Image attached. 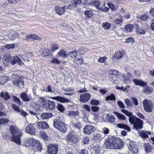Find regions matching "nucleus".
Here are the masks:
<instances>
[{
    "label": "nucleus",
    "instance_id": "obj_47",
    "mask_svg": "<svg viewBox=\"0 0 154 154\" xmlns=\"http://www.w3.org/2000/svg\"><path fill=\"white\" fill-rule=\"evenodd\" d=\"M103 26L105 29H108L110 28L111 25L109 23L106 22L103 23Z\"/></svg>",
    "mask_w": 154,
    "mask_h": 154
},
{
    "label": "nucleus",
    "instance_id": "obj_24",
    "mask_svg": "<svg viewBox=\"0 0 154 154\" xmlns=\"http://www.w3.org/2000/svg\"><path fill=\"white\" fill-rule=\"evenodd\" d=\"M144 148L145 152L146 153H149L153 149V148L149 143H145L144 144Z\"/></svg>",
    "mask_w": 154,
    "mask_h": 154
},
{
    "label": "nucleus",
    "instance_id": "obj_31",
    "mask_svg": "<svg viewBox=\"0 0 154 154\" xmlns=\"http://www.w3.org/2000/svg\"><path fill=\"white\" fill-rule=\"evenodd\" d=\"M69 116L77 117L79 115V112L78 111H70L68 112Z\"/></svg>",
    "mask_w": 154,
    "mask_h": 154
},
{
    "label": "nucleus",
    "instance_id": "obj_40",
    "mask_svg": "<svg viewBox=\"0 0 154 154\" xmlns=\"http://www.w3.org/2000/svg\"><path fill=\"white\" fill-rule=\"evenodd\" d=\"M121 111L124 114H125L127 116L131 117L132 116V113L131 112H129L125 109H121Z\"/></svg>",
    "mask_w": 154,
    "mask_h": 154
},
{
    "label": "nucleus",
    "instance_id": "obj_33",
    "mask_svg": "<svg viewBox=\"0 0 154 154\" xmlns=\"http://www.w3.org/2000/svg\"><path fill=\"white\" fill-rule=\"evenodd\" d=\"M8 78L6 76L0 77V83L4 84L8 81Z\"/></svg>",
    "mask_w": 154,
    "mask_h": 154
},
{
    "label": "nucleus",
    "instance_id": "obj_56",
    "mask_svg": "<svg viewBox=\"0 0 154 154\" xmlns=\"http://www.w3.org/2000/svg\"><path fill=\"white\" fill-rule=\"evenodd\" d=\"M140 19L143 21H145L149 18L148 16L145 14H143L140 17Z\"/></svg>",
    "mask_w": 154,
    "mask_h": 154
},
{
    "label": "nucleus",
    "instance_id": "obj_32",
    "mask_svg": "<svg viewBox=\"0 0 154 154\" xmlns=\"http://www.w3.org/2000/svg\"><path fill=\"white\" fill-rule=\"evenodd\" d=\"M117 127L120 128L124 129L127 130L128 131H130L131 129L129 127L126 125L123 124H118L117 125Z\"/></svg>",
    "mask_w": 154,
    "mask_h": 154
},
{
    "label": "nucleus",
    "instance_id": "obj_28",
    "mask_svg": "<svg viewBox=\"0 0 154 154\" xmlns=\"http://www.w3.org/2000/svg\"><path fill=\"white\" fill-rule=\"evenodd\" d=\"M113 113L116 115L118 119L122 120H126V116L122 114L119 113L116 111L114 112Z\"/></svg>",
    "mask_w": 154,
    "mask_h": 154
},
{
    "label": "nucleus",
    "instance_id": "obj_18",
    "mask_svg": "<svg viewBox=\"0 0 154 154\" xmlns=\"http://www.w3.org/2000/svg\"><path fill=\"white\" fill-rule=\"evenodd\" d=\"M37 127L41 129H43L48 128L49 127L48 125L45 122H38L36 125Z\"/></svg>",
    "mask_w": 154,
    "mask_h": 154
},
{
    "label": "nucleus",
    "instance_id": "obj_21",
    "mask_svg": "<svg viewBox=\"0 0 154 154\" xmlns=\"http://www.w3.org/2000/svg\"><path fill=\"white\" fill-rule=\"evenodd\" d=\"M46 106V108L48 110H53L55 107V104L53 101H51L48 100L45 104Z\"/></svg>",
    "mask_w": 154,
    "mask_h": 154
},
{
    "label": "nucleus",
    "instance_id": "obj_35",
    "mask_svg": "<svg viewBox=\"0 0 154 154\" xmlns=\"http://www.w3.org/2000/svg\"><path fill=\"white\" fill-rule=\"evenodd\" d=\"M9 120L7 118H0V126L9 122Z\"/></svg>",
    "mask_w": 154,
    "mask_h": 154
},
{
    "label": "nucleus",
    "instance_id": "obj_59",
    "mask_svg": "<svg viewBox=\"0 0 154 154\" xmlns=\"http://www.w3.org/2000/svg\"><path fill=\"white\" fill-rule=\"evenodd\" d=\"M49 51L48 49H45L42 51V55L43 56H46L49 54Z\"/></svg>",
    "mask_w": 154,
    "mask_h": 154
},
{
    "label": "nucleus",
    "instance_id": "obj_4",
    "mask_svg": "<svg viewBox=\"0 0 154 154\" xmlns=\"http://www.w3.org/2000/svg\"><path fill=\"white\" fill-rule=\"evenodd\" d=\"M12 78L13 79L12 82L14 85L18 86L20 89L24 87V82L22 78H20L18 75L14 74L12 75Z\"/></svg>",
    "mask_w": 154,
    "mask_h": 154
},
{
    "label": "nucleus",
    "instance_id": "obj_39",
    "mask_svg": "<svg viewBox=\"0 0 154 154\" xmlns=\"http://www.w3.org/2000/svg\"><path fill=\"white\" fill-rule=\"evenodd\" d=\"M121 111L124 114H125L127 116L131 117L132 116V113L131 112H129L125 109H121Z\"/></svg>",
    "mask_w": 154,
    "mask_h": 154
},
{
    "label": "nucleus",
    "instance_id": "obj_58",
    "mask_svg": "<svg viewBox=\"0 0 154 154\" xmlns=\"http://www.w3.org/2000/svg\"><path fill=\"white\" fill-rule=\"evenodd\" d=\"M12 107L15 111L17 112H19L20 110L19 108L15 104H12Z\"/></svg>",
    "mask_w": 154,
    "mask_h": 154
},
{
    "label": "nucleus",
    "instance_id": "obj_52",
    "mask_svg": "<svg viewBox=\"0 0 154 154\" xmlns=\"http://www.w3.org/2000/svg\"><path fill=\"white\" fill-rule=\"evenodd\" d=\"M107 59V58L106 57H100L98 60V61L99 62L103 63L105 62Z\"/></svg>",
    "mask_w": 154,
    "mask_h": 154
},
{
    "label": "nucleus",
    "instance_id": "obj_60",
    "mask_svg": "<svg viewBox=\"0 0 154 154\" xmlns=\"http://www.w3.org/2000/svg\"><path fill=\"white\" fill-rule=\"evenodd\" d=\"M5 48L8 50L13 49L14 48V45L13 44L7 45L5 46Z\"/></svg>",
    "mask_w": 154,
    "mask_h": 154
},
{
    "label": "nucleus",
    "instance_id": "obj_22",
    "mask_svg": "<svg viewBox=\"0 0 154 154\" xmlns=\"http://www.w3.org/2000/svg\"><path fill=\"white\" fill-rule=\"evenodd\" d=\"M65 8H66L65 6L62 7H56L55 8V11L59 15H62L65 12Z\"/></svg>",
    "mask_w": 154,
    "mask_h": 154
},
{
    "label": "nucleus",
    "instance_id": "obj_43",
    "mask_svg": "<svg viewBox=\"0 0 154 154\" xmlns=\"http://www.w3.org/2000/svg\"><path fill=\"white\" fill-rule=\"evenodd\" d=\"M59 46L56 44H53L51 46V51L52 52H54L56 50L58 49Z\"/></svg>",
    "mask_w": 154,
    "mask_h": 154
},
{
    "label": "nucleus",
    "instance_id": "obj_41",
    "mask_svg": "<svg viewBox=\"0 0 154 154\" xmlns=\"http://www.w3.org/2000/svg\"><path fill=\"white\" fill-rule=\"evenodd\" d=\"M85 14L87 17L90 18L93 15V12L91 11L86 10L85 12Z\"/></svg>",
    "mask_w": 154,
    "mask_h": 154
},
{
    "label": "nucleus",
    "instance_id": "obj_29",
    "mask_svg": "<svg viewBox=\"0 0 154 154\" xmlns=\"http://www.w3.org/2000/svg\"><path fill=\"white\" fill-rule=\"evenodd\" d=\"M38 38V36L35 34H30L26 35V40L27 41L29 40V39H32L33 40H37Z\"/></svg>",
    "mask_w": 154,
    "mask_h": 154
},
{
    "label": "nucleus",
    "instance_id": "obj_20",
    "mask_svg": "<svg viewBox=\"0 0 154 154\" xmlns=\"http://www.w3.org/2000/svg\"><path fill=\"white\" fill-rule=\"evenodd\" d=\"M93 140L95 141H99L103 138V134L98 133L94 134L92 136Z\"/></svg>",
    "mask_w": 154,
    "mask_h": 154
},
{
    "label": "nucleus",
    "instance_id": "obj_8",
    "mask_svg": "<svg viewBox=\"0 0 154 154\" xmlns=\"http://www.w3.org/2000/svg\"><path fill=\"white\" fill-rule=\"evenodd\" d=\"M67 139L69 142L73 143H76L79 140L77 134L73 133L69 134L67 136Z\"/></svg>",
    "mask_w": 154,
    "mask_h": 154
},
{
    "label": "nucleus",
    "instance_id": "obj_62",
    "mask_svg": "<svg viewBox=\"0 0 154 154\" xmlns=\"http://www.w3.org/2000/svg\"><path fill=\"white\" fill-rule=\"evenodd\" d=\"M59 55L61 57H66V54L65 51L63 50H61L58 53Z\"/></svg>",
    "mask_w": 154,
    "mask_h": 154
},
{
    "label": "nucleus",
    "instance_id": "obj_42",
    "mask_svg": "<svg viewBox=\"0 0 154 154\" xmlns=\"http://www.w3.org/2000/svg\"><path fill=\"white\" fill-rule=\"evenodd\" d=\"M143 91L145 93H149L152 92V89L149 87H146L144 88L143 89Z\"/></svg>",
    "mask_w": 154,
    "mask_h": 154
},
{
    "label": "nucleus",
    "instance_id": "obj_26",
    "mask_svg": "<svg viewBox=\"0 0 154 154\" xmlns=\"http://www.w3.org/2000/svg\"><path fill=\"white\" fill-rule=\"evenodd\" d=\"M52 114L49 113H42L40 116L43 119H47L52 116Z\"/></svg>",
    "mask_w": 154,
    "mask_h": 154
},
{
    "label": "nucleus",
    "instance_id": "obj_11",
    "mask_svg": "<svg viewBox=\"0 0 154 154\" xmlns=\"http://www.w3.org/2000/svg\"><path fill=\"white\" fill-rule=\"evenodd\" d=\"M91 98V94L88 93L82 94L79 97V101L82 103H85L88 101Z\"/></svg>",
    "mask_w": 154,
    "mask_h": 154
},
{
    "label": "nucleus",
    "instance_id": "obj_55",
    "mask_svg": "<svg viewBox=\"0 0 154 154\" xmlns=\"http://www.w3.org/2000/svg\"><path fill=\"white\" fill-rule=\"evenodd\" d=\"M125 103L128 107L131 106L132 105V103L131 101L128 99H126L125 100Z\"/></svg>",
    "mask_w": 154,
    "mask_h": 154
},
{
    "label": "nucleus",
    "instance_id": "obj_10",
    "mask_svg": "<svg viewBox=\"0 0 154 154\" xmlns=\"http://www.w3.org/2000/svg\"><path fill=\"white\" fill-rule=\"evenodd\" d=\"M48 150L50 154H57L58 150L57 145L56 144H52L49 145Z\"/></svg>",
    "mask_w": 154,
    "mask_h": 154
},
{
    "label": "nucleus",
    "instance_id": "obj_49",
    "mask_svg": "<svg viewBox=\"0 0 154 154\" xmlns=\"http://www.w3.org/2000/svg\"><path fill=\"white\" fill-rule=\"evenodd\" d=\"M118 74H119V72L118 71L116 70H113L112 71V74H110L109 75V76L110 78L112 79V78H113V77H112V75H113L115 76H116L117 75H118Z\"/></svg>",
    "mask_w": 154,
    "mask_h": 154
},
{
    "label": "nucleus",
    "instance_id": "obj_19",
    "mask_svg": "<svg viewBox=\"0 0 154 154\" xmlns=\"http://www.w3.org/2000/svg\"><path fill=\"white\" fill-rule=\"evenodd\" d=\"M20 97L23 101L25 102H29L32 99L30 95H28L27 94L24 92L21 93Z\"/></svg>",
    "mask_w": 154,
    "mask_h": 154
},
{
    "label": "nucleus",
    "instance_id": "obj_30",
    "mask_svg": "<svg viewBox=\"0 0 154 154\" xmlns=\"http://www.w3.org/2000/svg\"><path fill=\"white\" fill-rule=\"evenodd\" d=\"M35 139L33 138L28 139L26 141V146H32L34 143Z\"/></svg>",
    "mask_w": 154,
    "mask_h": 154
},
{
    "label": "nucleus",
    "instance_id": "obj_16",
    "mask_svg": "<svg viewBox=\"0 0 154 154\" xmlns=\"http://www.w3.org/2000/svg\"><path fill=\"white\" fill-rule=\"evenodd\" d=\"M17 63L20 66L24 64V63L17 56H15L13 57V60L11 61V63L12 65H14Z\"/></svg>",
    "mask_w": 154,
    "mask_h": 154
},
{
    "label": "nucleus",
    "instance_id": "obj_34",
    "mask_svg": "<svg viewBox=\"0 0 154 154\" xmlns=\"http://www.w3.org/2000/svg\"><path fill=\"white\" fill-rule=\"evenodd\" d=\"M123 56V53L120 51H119L116 53L115 54L114 57L116 59H119L122 58Z\"/></svg>",
    "mask_w": 154,
    "mask_h": 154
},
{
    "label": "nucleus",
    "instance_id": "obj_64",
    "mask_svg": "<svg viewBox=\"0 0 154 154\" xmlns=\"http://www.w3.org/2000/svg\"><path fill=\"white\" fill-rule=\"evenodd\" d=\"M91 109L94 112H97L99 110V108L98 106H93L91 107Z\"/></svg>",
    "mask_w": 154,
    "mask_h": 154
},
{
    "label": "nucleus",
    "instance_id": "obj_3",
    "mask_svg": "<svg viewBox=\"0 0 154 154\" xmlns=\"http://www.w3.org/2000/svg\"><path fill=\"white\" fill-rule=\"evenodd\" d=\"M129 120L130 123L133 125L134 128L137 130L138 131L143 128V121L136 116L129 118Z\"/></svg>",
    "mask_w": 154,
    "mask_h": 154
},
{
    "label": "nucleus",
    "instance_id": "obj_53",
    "mask_svg": "<svg viewBox=\"0 0 154 154\" xmlns=\"http://www.w3.org/2000/svg\"><path fill=\"white\" fill-rule=\"evenodd\" d=\"M14 101L17 103L20 106L21 105V102L20 100L18 97L14 96Z\"/></svg>",
    "mask_w": 154,
    "mask_h": 154
},
{
    "label": "nucleus",
    "instance_id": "obj_45",
    "mask_svg": "<svg viewBox=\"0 0 154 154\" xmlns=\"http://www.w3.org/2000/svg\"><path fill=\"white\" fill-rule=\"evenodd\" d=\"M42 137L45 140L47 141L48 140V137L47 134L44 132H42L41 133Z\"/></svg>",
    "mask_w": 154,
    "mask_h": 154
},
{
    "label": "nucleus",
    "instance_id": "obj_46",
    "mask_svg": "<svg viewBox=\"0 0 154 154\" xmlns=\"http://www.w3.org/2000/svg\"><path fill=\"white\" fill-rule=\"evenodd\" d=\"M101 149V148L98 145H97L94 148V150L96 153L98 154L100 153Z\"/></svg>",
    "mask_w": 154,
    "mask_h": 154
},
{
    "label": "nucleus",
    "instance_id": "obj_15",
    "mask_svg": "<svg viewBox=\"0 0 154 154\" xmlns=\"http://www.w3.org/2000/svg\"><path fill=\"white\" fill-rule=\"evenodd\" d=\"M9 129L12 136L22 133L15 126L11 125L10 126Z\"/></svg>",
    "mask_w": 154,
    "mask_h": 154
},
{
    "label": "nucleus",
    "instance_id": "obj_23",
    "mask_svg": "<svg viewBox=\"0 0 154 154\" xmlns=\"http://www.w3.org/2000/svg\"><path fill=\"white\" fill-rule=\"evenodd\" d=\"M133 82L136 85L141 86H145L147 85V83L139 79H134Z\"/></svg>",
    "mask_w": 154,
    "mask_h": 154
},
{
    "label": "nucleus",
    "instance_id": "obj_12",
    "mask_svg": "<svg viewBox=\"0 0 154 154\" xmlns=\"http://www.w3.org/2000/svg\"><path fill=\"white\" fill-rule=\"evenodd\" d=\"M26 133L31 134H35V129L32 124H29L26 127L25 130Z\"/></svg>",
    "mask_w": 154,
    "mask_h": 154
},
{
    "label": "nucleus",
    "instance_id": "obj_6",
    "mask_svg": "<svg viewBox=\"0 0 154 154\" xmlns=\"http://www.w3.org/2000/svg\"><path fill=\"white\" fill-rule=\"evenodd\" d=\"M40 107V105L34 103L30 106L29 113L32 115L36 116L37 115V112L39 110Z\"/></svg>",
    "mask_w": 154,
    "mask_h": 154
},
{
    "label": "nucleus",
    "instance_id": "obj_25",
    "mask_svg": "<svg viewBox=\"0 0 154 154\" xmlns=\"http://www.w3.org/2000/svg\"><path fill=\"white\" fill-rule=\"evenodd\" d=\"M0 97L5 100H8L10 99V95L8 92H2L0 94Z\"/></svg>",
    "mask_w": 154,
    "mask_h": 154
},
{
    "label": "nucleus",
    "instance_id": "obj_51",
    "mask_svg": "<svg viewBox=\"0 0 154 154\" xmlns=\"http://www.w3.org/2000/svg\"><path fill=\"white\" fill-rule=\"evenodd\" d=\"M74 62L77 63L78 64H81L84 63L83 59L82 58H79L78 59H76L75 60Z\"/></svg>",
    "mask_w": 154,
    "mask_h": 154
},
{
    "label": "nucleus",
    "instance_id": "obj_2",
    "mask_svg": "<svg viewBox=\"0 0 154 154\" xmlns=\"http://www.w3.org/2000/svg\"><path fill=\"white\" fill-rule=\"evenodd\" d=\"M64 121V116L63 115L59 116L54 120V127L63 133L65 132L67 128Z\"/></svg>",
    "mask_w": 154,
    "mask_h": 154
},
{
    "label": "nucleus",
    "instance_id": "obj_61",
    "mask_svg": "<svg viewBox=\"0 0 154 154\" xmlns=\"http://www.w3.org/2000/svg\"><path fill=\"white\" fill-rule=\"evenodd\" d=\"M131 99L132 100V101L135 106H137L138 104L137 100L136 97H131Z\"/></svg>",
    "mask_w": 154,
    "mask_h": 154
},
{
    "label": "nucleus",
    "instance_id": "obj_9",
    "mask_svg": "<svg viewBox=\"0 0 154 154\" xmlns=\"http://www.w3.org/2000/svg\"><path fill=\"white\" fill-rule=\"evenodd\" d=\"M128 147L133 154H136L138 151V146L135 142H130L128 145Z\"/></svg>",
    "mask_w": 154,
    "mask_h": 154
},
{
    "label": "nucleus",
    "instance_id": "obj_37",
    "mask_svg": "<svg viewBox=\"0 0 154 154\" xmlns=\"http://www.w3.org/2000/svg\"><path fill=\"white\" fill-rule=\"evenodd\" d=\"M57 107L58 110L60 112H63L65 109L63 105L60 103H57Z\"/></svg>",
    "mask_w": 154,
    "mask_h": 154
},
{
    "label": "nucleus",
    "instance_id": "obj_44",
    "mask_svg": "<svg viewBox=\"0 0 154 154\" xmlns=\"http://www.w3.org/2000/svg\"><path fill=\"white\" fill-rule=\"evenodd\" d=\"M133 28V26L131 24H128L126 26L125 29L127 32H130L132 30Z\"/></svg>",
    "mask_w": 154,
    "mask_h": 154
},
{
    "label": "nucleus",
    "instance_id": "obj_1",
    "mask_svg": "<svg viewBox=\"0 0 154 154\" xmlns=\"http://www.w3.org/2000/svg\"><path fill=\"white\" fill-rule=\"evenodd\" d=\"M123 143L120 139L111 137L105 142V146L108 148L120 149L122 147Z\"/></svg>",
    "mask_w": 154,
    "mask_h": 154
},
{
    "label": "nucleus",
    "instance_id": "obj_50",
    "mask_svg": "<svg viewBox=\"0 0 154 154\" xmlns=\"http://www.w3.org/2000/svg\"><path fill=\"white\" fill-rule=\"evenodd\" d=\"M72 4H70L67 7H66L67 8H65L71 10L72 9L74 8H75L76 7V5L75 4L73 3L72 2Z\"/></svg>",
    "mask_w": 154,
    "mask_h": 154
},
{
    "label": "nucleus",
    "instance_id": "obj_7",
    "mask_svg": "<svg viewBox=\"0 0 154 154\" xmlns=\"http://www.w3.org/2000/svg\"><path fill=\"white\" fill-rule=\"evenodd\" d=\"M96 130V128L93 126L88 125L85 126L83 131L85 134H93Z\"/></svg>",
    "mask_w": 154,
    "mask_h": 154
},
{
    "label": "nucleus",
    "instance_id": "obj_13",
    "mask_svg": "<svg viewBox=\"0 0 154 154\" xmlns=\"http://www.w3.org/2000/svg\"><path fill=\"white\" fill-rule=\"evenodd\" d=\"M22 135V133L16 134L12 136L11 137L12 141L17 143V144H20L21 143L20 137Z\"/></svg>",
    "mask_w": 154,
    "mask_h": 154
},
{
    "label": "nucleus",
    "instance_id": "obj_57",
    "mask_svg": "<svg viewBox=\"0 0 154 154\" xmlns=\"http://www.w3.org/2000/svg\"><path fill=\"white\" fill-rule=\"evenodd\" d=\"M90 141L89 138L88 137H85L82 140V142L84 144H88Z\"/></svg>",
    "mask_w": 154,
    "mask_h": 154
},
{
    "label": "nucleus",
    "instance_id": "obj_38",
    "mask_svg": "<svg viewBox=\"0 0 154 154\" xmlns=\"http://www.w3.org/2000/svg\"><path fill=\"white\" fill-rule=\"evenodd\" d=\"M116 100V97L113 94H111L110 95H109L106 97V100L108 101L109 100Z\"/></svg>",
    "mask_w": 154,
    "mask_h": 154
},
{
    "label": "nucleus",
    "instance_id": "obj_36",
    "mask_svg": "<svg viewBox=\"0 0 154 154\" xmlns=\"http://www.w3.org/2000/svg\"><path fill=\"white\" fill-rule=\"evenodd\" d=\"M140 136L143 139H145L148 137V135L146 133V131H141L139 133Z\"/></svg>",
    "mask_w": 154,
    "mask_h": 154
},
{
    "label": "nucleus",
    "instance_id": "obj_17",
    "mask_svg": "<svg viewBox=\"0 0 154 154\" xmlns=\"http://www.w3.org/2000/svg\"><path fill=\"white\" fill-rule=\"evenodd\" d=\"M33 149H34L36 151H41L42 149V145L40 142L36 140H35L33 145Z\"/></svg>",
    "mask_w": 154,
    "mask_h": 154
},
{
    "label": "nucleus",
    "instance_id": "obj_54",
    "mask_svg": "<svg viewBox=\"0 0 154 154\" xmlns=\"http://www.w3.org/2000/svg\"><path fill=\"white\" fill-rule=\"evenodd\" d=\"M78 51H72L71 52H69V55H71V57H75L76 56V54Z\"/></svg>",
    "mask_w": 154,
    "mask_h": 154
},
{
    "label": "nucleus",
    "instance_id": "obj_14",
    "mask_svg": "<svg viewBox=\"0 0 154 154\" xmlns=\"http://www.w3.org/2000/svg\"><path fill=\"white\" fill-rule=\"evenodd\" d=\"M50 98L54 100H56L59 101L62 103H66L70 102L69 100L68 99L61 96H58L52 97H51Z\"/></svg>",
    "mask_w": 154,
    "mask_h": 154
},
{
    "label": "nucleus",
    "instance_id": "obj_63",
    "mask_svg": "<svg viewBox=\"0 0 154 154\" xmlns=\"http://www.w3.org/2000/svg\"><path fill=\"white\" fill-rule=\"evenodd\" d=\"M86 50L84 47H82L79 48V50H77V51H78V52L79 53V54H81L82 53V52L86 51Z\"/></svg>",
    "mask_w": 154,
    "mask_h": 154
},
{
    "label": "nucleus",
    "instance_id": "obj_27",
    "mask_svg": "<svg viewBox=\"0 0 154 154\" xmlns=\"http://www.w3.org/2000/svg\"><path fill=\"white\" fill-rule=\"evenodd\" d=\"M11 58V56L10 55L5 56L2 59V61L5 64L7 65L10 62Z\"/></svg>",
    "mask_w": 154,
    "mask_h": 154
},
{
    "label": "nucleus",
    "instance_id": "obj_5",
    "mask_svg": "<svg viewBox=\"0 0 154 154\" xmlns=\"http://www.w3.org/2000/svg\"><path fill=\"white\" fill-rule=\"evenodd\" d=\"M143 108L144 110L148 112H151L152 111L153 107V104L149 100L145 99L143 102Z\"/></svg>",
    "mask_w": 154,
    "mask_h": 154
},
{
    "label": "nucleus",
    "instance_id": "obj_48",
    "mask_svg": "<svg viewBox=\"0 0 154 154\" xmlns=\"http://www.w3.org/2000/svg\"><path fill=\"white\" fill-rule=\"evenodd\" d=\"M92 5L95 6L98 9V8H101L100 6V1H94L92 3Z\"/></svg>",
    "mask_w": 154,
    "mask_h": 154
}]
</instances>
